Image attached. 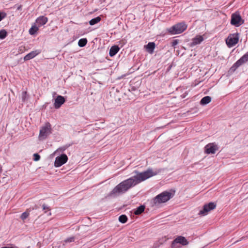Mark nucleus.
Segmentation results:
<instances>
[{
	"label": "nucleus",
	"mask_w": 248,
	"mask_h": 248,
	"mask_svg": "<svg viewBox=\"0 0 248 248\" xmlns=\"http://www.w3.org/2000/svg\"><path fill=\"white\" fill-rule=\"evenodd\" d=\"M145 206L144 205H140L139 206L134 212V214L136 215H139L143 213L145 210Z\"/></svg>",
	"instance_id": "obj_19"
},
{
	"label": "nucleus",
	"mask_w": 248,
	"mask_h": 248,
	"mask_svg": "<svg viewBox=\"0 0 248 248\" xmlns=\"http://www.w3.org/2000/svg\"><path fill=\"white\" fill-rule=\"evenodd\" d=\"M40 52L41 51L40 50L32 51L24 57V61H26L32 59L34 58L35 57H36L37 55L39 54Z\"/></svg>",
	"instance_id": "obj_14"
},
{
	"label": "nucleus",
	"mask_w": 248,
	"mask_h": 248,
	"mask_svg": "<svg viewBox=\"0 0 248 248\" xmlns=\"http://www.w3.org/2000/svg\"><path fill=\"white\" fill-rule=\"evenodd\" d=\"M39 28L38 26H32L29 30V33L31 35H34L38 31Z\"/></svg>",
	"instance_id": "obj_20"
},
{
	"label": "nucleus",
	"mask_w": 248,
	"mask_h": 248,
	"mask_svg": "<svg viewBox=\"0 0 248 248\" xmlns=\"http://www.w3.org/2000/svg\"><path fill=\"white\" fill-rule=\"evenodd\" d=\"M36 23L39 27L45 25L48 21V18L45 16H40L36 19Z\"/></svg>",
	"instance_id": "obj_15"
},
{
	"label": "nucleus",
	"mask_w": 248,
	"mask_h": 248,
	"mask_svg": "<svg viewBox=\"0 0 248 248\" xmlns=\"http://www.w3.org/2000/svg\"><path fill=\"white\" fill-rule=\"evenodd\" d=\"M204 40L203 37L202 35H198L193 38L192 42L190 43V46L193 47L197 45L201 44Z\"/></svg>",
	"instance_id": "obj_13"
},
{
	"label": "nucleus",
	"mask_w": 248,
	"mask_h": 248,
	"mask_svg": "<svg viewBox=\"0 0 248 248\" xmlns=\"http://www.w3.org/2000/svg\"><path fill=\"white\" fill-rule=\"evenodd\" d=\"M68 160V157L65 154H62L60 156H57L55 158L54 162V166L55 167H60L65 164Z\"/></svg>",
	"instance_id": "obj_10"
},
{
	"label": "nucleus",
	"mask_w": 248,
	"mask_h": 248,
	"mask_svg": "<svg viewBox=\"0 0 248 248\" xmlns=\"http://www.w3.org/2000/svg\"><path fill=\"white\" fill-rule=\"evenodd\" d=\"M127 219L128 218H127V216L125 215H121L119 217V221L122 223H125L127 221Z\"/></svg>",
	"instance_id": "obj_23"
},
{
	"label": "nucleus",
	"mask_w": 248,
	"mask_h": 248,
	"mask_svg": "<svg viewBox=\"0 0 248 248\" xmlns=\"http://www.w3.org/2000/svg\"><path fill=\"white\" fill-rule=\"evenodd\" d=\"M248 61V51L241 58L237 60L232 66L231 69L233 71L235 70L238 67Z\"/></svg>",
	"instance_id": "obj_9"
},
{
	"label": "nucleus",
	"mask_w": 248,
	"mask_h": 248,
	"mask_svg": "<svg viewBox=\"0 0 248 248\" xmlns=\"http://www.w3.org/2000/svg\"><path fill=\"white\" fill-rule=\"evenodd\" d=\"M244 20L242 18L238 12H235L232 15L231 23L235 27H239L243 24Z\"/></svg>",
	"instance_id": "obj_6"
},
{
	"label": "nucleus",
	"mask_w": 248,
	"mask_h": 248,
	"mask_svg": "<svg viewBox=\"0 0 248 248\" xmlns=\"http://www.w3.org/2000/svg\"><path fill=\"white\" fill-rule=\"evenodd\" d=\"M87 43V40L86 38L80 39L78 42V45L80 47L85 46Z\"/></svg>",
	"instance_id": "obj_22"
},
{
	"label": "nucleus",
	"mask_w": 248,
	"mask_h": 248,
	"mask_svg": "<svg viewBox=\"0 0 248 248\" xmlns=\"http://www.w3.org/2000/svg\"><path fill=\"white\" fill-rule=\"evenodd\" d=\"M65 102V99L63 96L61 95L57 96L55 100L54 108L56 109L59 108Z\"/></svg>",
	"instance_id": "obj_12"
},
{
	"label": "nucleus",
	"mask_w": 248,
	"mask_h": 248,
	"mask_svg": "<svg viewBox=\"0 0 248 248\" xmlns=\"http://www.w3.org/2000/svg\"><path fill=\"white\" fill-rule=\"evenodd\" d=\"M42 207H43V209L44 210H50V208L48 206H46V205L45 204H43L42 205Z\"/></svg>",
	"instance_id": "obj_31"
},
{
	"label": "nucleus",
	"mask_w": 248,
	"mask_h": 248,
	"mask_svg": "<svg viewBox=\"0 0 248 248\" xmlns=\"http://www.w3.org/2000/svg\"><path fill=\"white\" fill-rule=\"evenodd\" d=\"M101 20V18L100 16H97L95 18L92 19L89 21V24L90 25H94L98 23H99Z\"/></svg>",
	"instance_id": "obj_21"
},
{
	"label": "nucleus",
	"mask_w": 248,
	"mask_h": 248,
	"mask_svg": "<svg viewBox=\"0 0 248 248\" xmlns=\"http://www.w3.org/2000/svg\"><path fill=\"white\" fill-rule=\"evenodd\" d=\"M134 173H135V175L119 183L108 194V196L116 197L120 194L125 193L130 188L157 175L158 172L154 171L152 169L149 168L142 172L135 170Z\"/></svg>",
	"instance_id": "obj_1"
},
{
	"label": "nucleus",
	"mask_w": 248,
	"mask_h": 248,
	"mask_svg": "<svg viewBox=\"0 0 248 248\" xmlns=\"http://www.w3.org/2000/svg\"><path fill=\"white\" fill-rule=\"evenodd\" d=\"M211 101V98L209 96L203 97L200 101V104L202 105H206Z\"/></svg>",
	"instance_id": "obj_18"
},
{
	"label": "nucleus",
	"mask_w": 248,
	"mask_h": 248,
	"mask_svg": "<svg viewBox=\"0 0 248 248\" xmlns=\"http://www.w3.org/2000/svg\"><path fill=\"white\" fill-rule=\"evenodd\" d=\"M178 42H179L178 40H174L171 43L172 46H175L176 45H177L178 44Z\"/></svg>",
	"instance_id": "obj_29"
},
{
	"label": "nucleus",
	"mask_w": 248,
	"mask_h": 248,
	"mask_svg": "<svg viewBox=\"0 0 248 248\" xmlns=\"http://www.w3.org/2000/svg\"><path fill=\"white\" fill-rule=\"evenodd\" d=\"M174 194L168 191H165L154 197L152 201V206H157L159 204L165 203L170 200Z\"/></svg>",
	"instance_id": "obj_2"
},
{
	"label": "nucleus",
	"mask_w": 248,
	"mask_h": 248,
	"mask_svg": "<svg viewBox=\"0 0 248 248\" xmlns=\"http://www.w3.org/2000/svg\"><path fill=\"white\" fill-rule=\"evenodd\" d=\"M51 133V125L49 123H47L44 126L41 127L40 130L39 138L40 140L46 139Z\"/></svg>",
	"instance_id": "obj_4"
},
{
	"label": "nucleus",
	"mask_w": 248,
	"mask_h": 248,
	"mask_svg": "<svg viewBox=\"0 0 248 248\" xmlns=\"http://www.w3.org/2000/svg\"><path fill=\"white\" fill-rule=\"evenodd\" d=\"M239 40V35L238 33H233L230 34L227 39L226 43L228 47H231L234 46Z\"/></svg>",
	"instance_id": "obj_7"
},
{
	"label": "nucleus",
	"mask_w": 248,
	"mask_h": 248,
	"mask_svg": "<svg viewBox=\"0 0 248 248\" xmlns=\"http://www.w3.org/2000/svg\"><path fill=\"white\" fill-rule=\"evenodd\" d=\"M5 16L6 15L5 14L0 13V21L5 17Z\"/></svg>",
	"instance_id": "obj_30"
},
{
	"label": "nucleus",
	"mask_w": 248,
	"mask_h": 248,
	"mask_svg": "<svg viewBox=\"0 0 248 248\" xmlns=\"http://www.w3.org/2000/svg\"><path fill=\"white\" fill-rule=\"evenodd\" d=\"M51 213H50V212H49L48 215H51Z\"/></svg>",
	"instance_id": "obj_32"
},
{
	"label": "nucleus",
	"mask_w": 248,
	"mask_h": 248,
	"mask_svg": "<svg viewBox=\"0 0 248 248\" xmlns=\"http://www.w3.org/2000/svg\"><path fill=\"white\" fill-rule=\"evenodd\" d=\"M40 159V156L39 154L36 153L33 154V160L35 161H37L39 160Z\"/></svg>",
	"instance_id": "obj_28"
},
{
	"label": "nucleus",
	"mask_w": 248,
	"mask_h": 248,
	"mask_svg": "<svg viewBox=\"0 0 248 248\" xmlns=\"http://www.w3.org/2000/svg\"><path fill=\"white\" fill-rule=\"evenodd\" d=\"M188 244V241L185 237L178 236L172 242L171 247L172 248H179L180 245L184 246L187 245Z\"/></svg>",
	"instance_id": "obj_5"
},
{
	"label": "nucleus",
	"mask_w": 248,
	"mask_h": 248,
	"mask_svg": "<svg viewBox=\"0 0 248 248\" xmlns=\"http://www.w3.org/2000/svg\"><path fill=\"white\" fill-rule=\"evenodd\" d=\"M119 50H120V48L119 47V46H118L115 45V46H111L109 50V56L111 57H113V56H115L118 52Z\"/></svg>",
	"instance_id": "obj_17"
},
{
	"label": "nucleus",
	"mask_w": 248,
	"mask_h": 248,
	"mask_svg": "<svg viewBox=\"0 0 248 248\" xmlns=\"http://www.w3.org/2000/svg\"><path fill=\"white\" fill-rule=\"evenodd\" d=\"M7 36V32L4 30H1L0 31V39H3Z\"/></svg>",
	"instance_id": "obj_24"
},
{
	"label": "nucleus",
	"mask_w": 248,
	"mask_h": 248,
	"mask_svg": "<svg viewBox=\"0 0 248 248\" xmlns=\"http://www.w3.org/2000/svg\"><path fill=\"white\" fill-rule=\"evenodd\" d=\"M218 149L217 145L215 143H210L204 147L205 152L207 154H215Z\"/></svg>",
	"instance_id": "obj_11"
},
{
	"label": "nucleus",
	"mask_w": 248,
	"mask_h": 248,
	"mask_svg": "<svg viewBox=\"0 0 248 248\" xmlns=\"http://www.w3.org/2000/svg\"><path fill=\"white\" fill-rule=\"evenodd\" d=\"M187 26L185 22L177 23L170 28L167 29V31L170 34L174 35L182 33L187 29Z\"/></svg>",
	"instance_id": "obj_3"
},
{
	"label": "nucleus",
	"mask_w": 248,
	"mask_h": 248,
	"mask_svg": "<svg viewBox=\"0 0 248 248\" xmlns=\"http://www.w3.org/2000/svg\"><path fill=\"white\" fill-rule=\"evenodd\" d=\"M155 46V45L154 42H149L147 45L145 46L146 50L150 54H152L153 53Z\"/></svg>",
	"instance_id": "obj_16"
},
{
	"label": "nucleus",
	"mask_w": 248,
	"mask_h": 248,
	"mask_svg": "<svg viewBox=\"0 0 248 248\" xmlns=\"http://www.w3.org/2000/svg\"><path fill=\"white\" fill-rule=\"evenodd\" d=\"M216 207V204L214 202H209L205 204L203 206V209L199 212V215L205 216L209 212L214 209Z\"/></svg>",
	"instance_id": "obj_8"
},
{
	"label": "nucleus",
	"mask_w": 248,
	"mask_h": 248,
	"mask_svg": "<svg viewBox=\"0 0 248 248\" xmlns=\"http://www.w3.org/2000/svg\"><path fill=\"white\" fill-rule=\"evenodd\" d=\"M29 212L28 211H26L21 214L20 218L22 220H24L29 217Z\"/></svg>",
	"instance_id": "obj_25"
},
{
	"label": "nucleus",
	"mask_w": 248,
	"mask_h": 248,
	"mask_svg": "<svg viewBox=\"0 0 248 248\" xmlns=\"http://www.w3.org/2000/svg\"><path fill=\"white\" fill-rule=\"evenodd\" d=\"M74 241H75V237H69V238H67V239H66L64 242L65 243H67L72 242H74Z\"/></svg>",
	"instance_id": "obj_27"
},
{
	"label": "nucleus",
	"mask_w": 248,
	"mask_h": 248,
	"mask_svg": "<svg viewBox=\"0 0 248 248\" xmlns=\"http://www.w3.org/2000/svg\"><path fill=\"white\" fill-rule=\"evenodd\" d=\"M28 98L27 93L26 91H24L22 93V101L25 102Z\"/></svg>",
	"instance_id": "obj_26"
}]
</instances>
